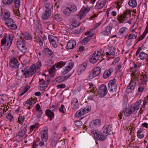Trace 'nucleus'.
Segmentation results:
<instances>
[{
  "label": "nucleus",
  "mask_w": 148,
  "mask_h": 148,
  "mask_svg": "<svg viewBox=\"0 0 148 148\" xmlns=\"http://www.w3.org/2000/svg\"><path fill=\"white\" fill-rule=\"evenodd\" d=\"M43 51L45 52L46 53L48 54L49 56H53V53L52 51L50 49L48 48H46L45 49L43 50Z\"/></svg>",
  "instance_id": "72a5a7b5"
},
{
  "label": "nucleus",
  "mask_w": 148,
  "mask_h": 148,
  "mask_svg": "<svg viewBox=\"0 0 148 148\" xmlns=\"http://www.w3.org/2000/svg\"><path fill=\"white\" fill-rule=\"evenodd\" d=\"M23 40L21 39H18L16 42L17 46L21 52L25 53L27 51L25 44Z\"/></svg>",
  "instance_id": "6e6552de"
},
{
  "label": "nucleus",
  "mask_w": 148,
  "mask_h": 148,
  "mask_svg": "<svg viewBox=\"0 0 148 148\" xmlns=\"http://www.w3.org/2000/svg\"><path fill=\"white\" fill-rule=\"evenodd\" d=\"M66 63V62H64L62 61L59 62L57 63L56 67L59 69L61 68L65 65Z\"/></svg>",
  "instance_id": "473e14b6"
},
{
  "label": "nucleus",
  "mask_w": 148,
  "mask_h": 148,
  "mask_svg": "<svg viewBox=\"0 0 148 148\" xmlns=\"http://www.w3.org/2000/svg\"><path fill=\"white\" fill-rule=\"evenodd\" d=\"M64 108V106L63 105H61V107L59 109V111L63 113H64L65 112L63 110V109Z\"/></svg>",
  "instance_id": "e2e57ef3"
},
{
  "label": "nucleus",
  "mask_w": 148,
  "mask_h": 148,
  "mask_svg": "<svg viewBox=\"0 0 148 148\" xmlns=\"http://www.w3.org/2000/svg\"><path fill=\"white\" fill-rule=\"evenodd\" d=\"M99 52H98V51L96 52L95 51V52L93 54V56H94V57H95L97 58H99Z\"/></svg>",
  "instance_id": "13d9d810"
},
{
  "label": "nucleus",
  "mask_w": 148,
  "mask_h": 148,
  "mask_svg": "<svg viewBox=\"0 0 148 148\" xmlns=\"http://www.w3.org/2000/svg\"><path fill=\"white\" fill-rule=\"evenodd\" d=\"M6 38H3L1 40V46H2L3 45H5L6 42Z\"/></svg>",
  "instance_id": "5fc2aeb1"
},
{
  "label": "nucleus",
  "mask_w": 148,
  "mask_h": 148,
  "mask_svg": "<svg viewBox=\"0 0 148 148\" xmlns=\"http://www.w3.org/2000/svg\"><path fill=\"white\" fill-rule=\"evenodd\" d=\"M91 133L93 134L94 136L95 137H97V135H98V134H99V133H100V132L98 131H96L95 130H93V131H91Z\"/></svg>",
  "instance_id": "3c124183"
},
{
  "label": "nucleus",
  "mask_w": 148,
  "mask_h": 148,
  "mask_svg": "<svg viewBox=\"0 0 148 148\" xmlns=\"http://www.w3.org/2000/svg\"><path fill=\"white\" fill-rule=\"evenodd\" d=\"M111 30V28H106L101 33H103L104 35H108L110 34Z\"/></svg>",
  "instance_id": "e433bc0d"
},
{
  "label": "nucleus",
  "mask_w": 148,
  "mask_h": 148,
  "mask_svg": "<svg viewBox=\"0 0 148 148\" xmlns=\"http://www.w3.org/2000/svg\"><path fill=\"white\" fill-rule=\"evenodd\" d=\"M113 70L112 68H110L109 70L105 71L103 74V77L104 78H107L111 75Z\"/></svg>",
  "instance_id": "412c9836"
},
{
  "label": "nucleus",
  "mask_w": 148,
  "mask_h": 148,
  "mask_svg": "<svg viewBox=\"0 0 148 148\" xmlns=\"http://www.w3.org/2000/svg\"><path fill=\"white\" fill-rule=\"evenodd\" d=\"M144 89V86H140L138 88V90L140 92H142Z\"/></svg>",
  "instance_id": "680f3d73"
},
{
  "label": "nucleus",
  "mask_w": 148,
  "mask_h": 148,
  "mask_svg": "<svg viewBox=\"0 0 148 148\" xmlns=\"http://www.w3.org/2000/svg\"><path fill=\"white\" fill-rule=\"evenodd\" d=\"M25 130L21 127L18 133V136L20 138H22L26 134Z\"/></svg>",
  "instance_id": "393cba45"
},
{
  "label": "nucleus",
  "mask_w": 148,
  "mask_h": 148,
  "mask_svg": "<svg viewBox=\"0 0 148 148\" xmlns=\"http://www.w3.org/2000/svg\"><path fill=\"white\" fill-rule=\"evenodd\" d=\"M76 44V42L73 40L71 39L67 43L66 48L67 49H72L75 46Z\"/></svg>",
  "instance_id": "ddd939ff"
},
{
  "label": "nucleus",
  "mask_w": 148,
  "mask_h": 148,
  "mask_svg": "<svg viewBox=\"0 0 148 148\" xmlns=\"http://www.w3.org/2000/svg\"><path fill=\"white\" fill-rule=\"evenodd\" d=\"M56 38L55 36L51 35H49L48 37L49 41L52 45L55 48H56L58 46L55 39Z\"/></svg>",
  "instance_id": "f3484780"
},
{
  "label": "nucleus",
  "mask_w": 148,
  "mask_h": 148,
  "mask_svg": "<svg viewBox=\"0 0 148 148\" xmlns=\"http://www.w3.org/2000/svg\"><path fill=\"white\" fill-rule=\"evenodd\" d=\"M101 69L99 67H97L92 70V73H90L88 76L89 79H92L99 75L100 73Z\"/></svg>",
  "instance_id": "0eeeda50"
},
{
  "label": "nucleus",
  "mask_w": 148,
  "mask_h": 148,
  "mask_svg": "<svg viewBox=\"0 0 148 148\" xmlns=\"http://www.w3.org/2000/svg\"><path fill=\"white\" fill-rule=\"evenodd\" d=\"M106 134L104 133L103 132V134L100 132L99 134L97 135V138L98 139L100 140H104L106 138V137L107 136Z\"/></svg>",
  "instance_id": "4be33fe9"
},
{
  "label": "nucleus",
  "mask_w": 148,
  "mask_h": 148,
  "mask_svg": "<svg viewBox=\"0 0 148 148\" xmlns=\"http://www.w3.org/2000/svg\"><path fill=\"white\" fill-rule=\"evenodd\" d=\"M36 67L35 66H31L30 70H24L20 69H18L17 73V76L21 78L23 75L25 76V78H26L28 77H30L36 72Z\"/></svg>",
  "instance_id": "f257e3e1"
},
{
  "label": "nucleus",
  "mask_w": 148,
  "mask_h": 148,
  "mask_svg": "<svg viewBox=\"0 0 148 148\" xmlns=\"http://www.w3.org/2000/svg\"><path fill=\"white\" fill-rule=\"evenodd\" d=\"M59 14H56L54 16V19L57 21H61V18L59 16Z\"/></svg>",
  "instance_id": "09e8293b"
},
{
  "label": "nucleus",
  "mask_w": 148,
  "mask_h": 148,
  "mask_svg": "<svg viewBox=\"0 0 148 148\" xmlns=\"http://www.w3.org/2000/svg\"><path fill=\"white\" fill-rule=\"evenodd\" d=\"M50 5V3H47L44 6V12L42 16V19L47 20L49 18L51 14V9L49 7Z\"/></svg>",
  "instance_id": "7ed1b4c3"
},
{
  "label": "nucleus",
  "mask_w": 148,
  "mask_h": 148,
  "mask_svg": "<svg viewBox=\"0 0 148 148\" xmlns=\"http://www.w3.org/2000/svg\"><path fill=\"white\" fill-rule=\"evenodd\" d=\"M148 57L147 54L144 52H141L139 54V57L141 60H143L144 59Z\"/></svg>",
  "instance_id": "2f4dec72"
},
{
  "label": "nucleus",
  "mask_w": 148,
  "mask_h": 148,
  "mask_svg": "<svg viewBox=\"0 0 148 148\" xmlns=\"http://www.w3.org/2000/svg\"><path fill=\"white\" fill-rule=\"evenodd\" d=\"M107 0H99L97 3L95 7L98 9L102 8L105 5Z\"/></svg>",
  "instance_id": "a211bd4d"
},
{
  "label": "nucleus",
  "mask_w": 148,
  "mask_h": 148,
  "mask_svg": "<svg viewBox=\"0 0 148 148\" xmlns=\"http://www.w3.org/2000/svg\"><path fill=\"white\" fill-rule=\"evenodd\" d=\"M6 21L5 22V24L8 27L17 28V25L14 24L15 23L12 19L10 18L9 20Z\"/></svg>",
  "instance_id": "dca6fc26"
},
{
  "label": "nucleus",
  "mask_w": 148,
  "mask_h": 148,
  "mask_svg": "<svg viewBox=\"0 0 148 148\" xmlns=\"http://www.w3.org/2000/svg\"><path fill=\"white\" fill-rule=\"evenodd\" d=\"M23 105L26 107L27 109L30 110L31 107V104L30 102V100L28 99L26 101L24 102L23 103Z\"/></svg>",
  "instance_id": "c756f323"
},
{
  "label": "nucleus",
  "mask_w": 148,
  "mask_h": 148,
  "mask_svg": "<svg viewBox=\"0 0 148 148\" xmlns=\"http://www.w3.org/2000/svg\"><path fill=\"white\" fill-rule=\"evenodd\" d=\"M46 115L51 119H50V121L52 120V119L54 116V114L53 112L49 110H47L46 111Z\"/></svg>",
  "instance_id": "b1692460"
},
{
  "label": "nucleus",
  "mask_w": 148,
  "mask_h": 148,
  "mask_svg": "<svg viewBox=\"0 0 148 148\" xmlns=\"http://www.w3.org/2000/svg\"><path fill=\"white\" fill-rule=\"evenodd\" d=\"M128 5L133 8L136 7L137 5L136 0H130Z\"/></svg>",
  "instance_id": "a878e982"
},
{
  "label": "nucleus",
  "mask_w": 148,
  "mask_h": 148,
  "mask_svg": "<svg viewBox=\"0 0 148 148\" xmlns=\"http://www.w3.org/2000/svg\"><path fill=\"white\" fill-rule=\"evenodd\" d=\"M98 59V58L92 56L91 58L90 59V61L91 63H95L97 62Z\"/></svg>",
  "instance_id": "4c0bfd02"
},
{
  "label": "nucleus",
  "mask_w": 148,
  "mask_h": 148,
  "mask_svg": "<svg viewBox=\"0 0 148 148\" xmlns=\"http://www.w3.org/2000/svg\"><path fill=\"white\" fill-rule=\"evenodd\" d=\"M58 142V141L57 140H52L51 141V144L52 145L55 147L56 146Z\"/></svg>",
  "instance_id": "603ef678"
},
{
  "label": "nucleus",
  "mask_w": 148,
  "mask_h": 148,
  "mask_svg": "<svg viewBox=\"0 0 148 148\" xmlns=\"http://www.w3.org/2000/svg\"><path fill=\"white\" fill-rule=\"evenodd\" d=\"M29 99L30 100V102L31 104V106H33V105L36 103V101L34 99Z\"/></svg>",
  "instance_id": "052dcab7"
},
{
  "label": "nucleus",
  "mask_w": 148,
  "mask_h": 148,
  "mask_svg": "<svg viewBox=\"0 0 148 148\" xmlns=\"http://www.w3.org/2000/svg\"><path fill=\"white\" fill-rule=\"evenodd\" d=\"M57 79H58L57 81L59 82H61L64 81V79L63 78L62 76L58 77L57 78Z\"/></svg>",
  "instance_id": "864d4df0"
},
{
  "label": "nucleus",
  "mask_w": 148,
  "mask_h": 148,
  "mask_svg": "<svg viewBox=\"0 0 148 148\" xmlns=\"http://www.w3.org/2000/svg\"><path fill=\"white\" fill-rule=\"evenodd\" d=\"M142 101V99L139 100L134 105L130 106L127 108H126L125 110L123 111L124 115L126 116H128L133 113L135 114L139 109L140 105H141L140 104Z\"/></svg>",
  "instance_id": "f03ea898"
},
{
  "label": "nucleus",
  "mask_w": 148,
  "mask_h": 148,
  "mask_svg": "<svg viewBox=\"0 0 148 148\" xmlns=\"http://www.w3.org/2000/svg\"><path fill=\"white\" fill-rule=\"evenodd\" d=\"M40 83L41 85H42V87H45L46 86V82L44 81L43 79H40Z\"/></svg>",
  "instance_id": "58836bf2"
},
{
  "label": "nucleus",
  "mask_w": 148,
  "mask_h": 148,
  "mask_svg": "<svg viewBox=\"0 0 148 148\" xmlns=\"http://www.w3.org/2000/svg\"><path fill=\"white\" fill-rule=\"evenodd\" d=\"M93 36V35H90V36H88L87 37L85 38H86V41L87 43L92 38Z\"/></svg>",
  "instance_id": "a18cd8bd"
},
{
  "label": "nucleus",
  "mask_w": 148,
  "mask_h": 148,
  "mask_svg": "<svg viewBox=\"0 0 148 148\" xmlns=\"http://www.w3.org/2000/svg\"><path fill=\"white\" fill-rule=\"evenodd\" d=\"M116 79L114 78L111 80L108 84V88L110 91L112 92H115L117 89V86L116 84Z\"/></svg>",
  "instance_id": "423d86ee"
},
{
  "label": "nucleus",
  "mask_w": 148,
  "mask_h": 148,
  "mask_svg": "<svg viewBox=\"0 0 148 148\" xmlns=\"http://www.w3.org/2000/svg\"><path fill=\"white\" fill-rule=\"evenodd\" d=\"M89 10L87 8H82L80 11L78 16H79L80 19L85 17L86 14L88 12Z\"/></svg>",
  "instance_id": "aec40b11"
},
{
  "label": "nucleus",
  "mask_w": 148,
  "mask_h": 148,
  "mask_svg": "<svg viewBox=\"0 0 148 148\" xmlns=\"http://www.w3.org/2000/svg\"><path fill=\"white\" fill-rule=\"evenodd\" d=\"M18 121L20 124H22L23 123V118L22 116L20 115L18 118Z\"/></svg>",
  "instance_id": "c03bdc74"
},
{
  "label": "nucleus",
  "mask_w": 148,
  "mask_h": 148,
  "mask_svg": "<svg viewBox=\"0 0 148 148\" xmlns=\"http://www.w3.org/2000/svg\"><path fill=\"white\" fill-rule=\"evenodd\" d=\"M137 136L139 138H142L144 137V134L142 133V131L141 130H138L137 132Z\"/></svg>",
  "instance_id": "f704fd0d"
},
{
  "label": "nucleus",
  "mask_w": 148,
  "mask_h": 148,
  "mask_svg": "<svg viewBox=\"0 0 148 148\" xmlns=\"http://www.w3.org/2000/svg\"><path fill=\"white\" fill-rule=\"evenodd\" d=\"M112 128V125H109L107 127H103V132L106 133L107 134H106L107 136L108 134L111 135L113 134V132H111V129Z\"/></svg>",
  "instance_id": "6ab92c4d"
},
{
  "label": "nucleus",
  "mask_w": 148,
  "mask_h": 148,
  "mask_svg": "<svg viewBox=\"0 0 148 148\" xmlns=\"http://www.w3.org/2000/svg\"><path fill=\"white\" fill-rule=\"evenodd\" d=\"M148 33V28H145L144 32L138 38V41L142 40L145 37L147 34Z\"/></svg>",
  "instance_id": "cd10ccee"
},
{
  "label": "nucleus",
  "mask_w": 148,
  "mask_h": 148,
  "mask_svg": "<svg viewBox=\"0 0 148 148\" xmlns=\"http://www.w3.org/2000/svg\"><path fill=\"white\" fill-rule=\"evenodd\" d=\"M10 16V14L8 12H5L4 14L3 20L4 21L9 20Z\"/></svg>",
  "instance_id": "c85d7f7f"
},
{
  "label": "nucleus",
  "mask_w": 148,
  "mask_h": 148,
  "mask_svg": "<svg viewBox=\"0 0 148 148\" xmlns=\"http://www.w3.org/2000/svg\"><path fill=\"white\" fill-rule=\"evenodd\" d=\"M21 36L22 37V38L26 40H31L32 39L31 36L28 33H24Z\"/></svg>",
  "instance_id": "bb28decb"
},
{
  "label": "nucleus",
  "mask_w": 148,
  "mask_h": 148,
  "mask_svg": "<svg viewBox=\"0 0 148 148\" xmlns=\"http://www.w3.org/2000/svg\"><path fill=\"white\" fill-rule=\"evenodd\" d=\"M90 110L89 108H82L76 112L75 116L76 117L81 116L90 111Z\"/></svg>",
  "instance_id": "9d476101"
},
{
  "label": "nucleus",
  "mask_w": 148,
  "mask_h": 148,
  "mask_svg": "<svg viewBox=\"0 0 148 148\" xmlns=\"http://www.w3.org/2000/svg\"><path fill=\"white\" fill-rule=\"evenodd\" d=\"M38 111V112L39 114L37 115V117L38 118H40L42 114V110H39Z\"/></svg>",
  "instance_id": "0e129e2a"
},
{
  "label": "nucleus",
  "mask_w": 148,
  "mask_h": 148,
  "mask_svg": "<svg viewBox=\"0 0 148 148\" xmlns=\"http://www.w3.org/2000/svg\"><path fill=\"white\" fill-rule=\"evenodd\" d=\"M115 48L113 47H110L109 49V53L112 55H114L115 53Z\"/></svg>",
  "instance_id": "a19ab883"
},
{
  "label": "nucleus",
  "mask_w": 148,
  "mask_h": 148,
  "mask_svg": "<svg viewBox=\"0 0 148 148\" xmlns=\"http://www.w3.org/2000/svg\"><path fill=\"white\" fill-rule=\"evenodd\" d=\"M98 95L100 97H104L107 93V89L104 84L101 85L98 89L97 90Z\"/></svg>",
  "instance_id": "39448f33"
},
{
  "label": "nucleus",
  "mask_w": 148,
  "mask_h": 148,
  "mask_svg": "<svg viewBox=\"0 0 148 148\" xmlns=\"http://www.w3.org/2000/svg\"><path fill=\"white\" fill-rule=\"evenodd\" d=\"M131 14V12L130 10L127 9L123 14L120 15L118 18V21L120 23L123 22L124 21L127 20V15H130Z\"/></svg>",
  "instance_id": "1a4fd4ad"
},
{
  "label": "nucleus",
  "mask_w": 148,
  "mask_h": 148,
  "mask_svg": "<svg viewBox=\"0 0 148 148\" xmlns=\"http://www.w3.org/2000/svg\"><path fill=\"white\" fill-rule=\"evenodd\" d=\"M136 86V82L132 81H131L127 88L126 90V92L128 93L131 92L134 89Z\"/></svg>",
  "instance_id": "9b49d317"
},
{
  "label": "nucleus",
  "mask_w": 148,
  "mask_h": 148,
  "mask_svg": "<svg viewBox=\"0 0 148 148\" xmlns=\"http://www.w3.org/2000/svg\"><path fill=\"white\" fill-rule=\"evenodd\" d=\"M125 33V31H124L122 28H121L120 29L119 31L118 32L119 35H121L124 33Z\"/></svg>",
  "instance_id": "4d7b16f0"
},
{
  "label": "nucleus",
  "mask_w": 148,
  "mask_h": 148,
  "mask_svg": "<svg viewBox=\"0 0 148 148\" xmlns=\"http://www.w3.org/2000/svg\"><path fill=\"white\" fill-rule=\"evenodd\" d=\"M75 124L76 126H79L82 125V121H75Z\"/></svg>",
  "instance_id": "49530a36"
},
{
  "label": "nucleus",
  "mask_w": 148,
  "mask_h": 148,
  "mask_svg": "<svg viewBox=\"0 0 148 148\" xmlns=\"http://www.w3.org/2000/svg\"><path fill=\"white\" fill-rule=\"evenodd\" d=\"M63 14L66 16H69L73 12H76L77 8L75 5H73L70 7H64L63 9Z\"/></svg>",
  "instance_id": "20e7f679"
},
{
  "label": "nucleus",
  "mask_w": 148,
  "mask_h": 148,
  "mask_svg": "<svg viewBox=\"0 0 148 148\" xmlns=\"http://www.w3.org/2000/svg\"><path fill=\"white\" fill-rule=\"evenodd\" d=\"M65 85L64 84H62L57 85V88H63L65 87Z\"/></svg>",
  "instance_id": "bf43d9fd"
},
{
  "label": "nucleus",
  "mask_w": 148,
  "mask_h": 148,
  "mask_svg": "<svg viewBox=\"0 0 148 148\" xmlns=\"http://www.w3.org/2000/svg\"><path fill=\"white\" fill-rule=\"evenodd\" d=\"M7 96L6 95H3L0 97V102L2 104L5 103L6 101Z\"/></svg>",
  "instance_id": "7c9ffc66"
},
{
  "label": "nucleus",
  "mask_w": 148,
  "mask_h": 148,
  "mask_svg": "<svg viewBox=\"0 0 148 148\" xmlns=\"http://www.w3.org/2000/svg\"><path fill=\"white\" fill-rule=\"evenodd\" d=\"M95 28H94V29H90V30L87 31L85 33V35H89L90 34V33H91V32L93 30H94Z\"/></svg>",
  "instance_id": "338daca9"
},
{
  "label": "nucleus",
  "mask_w": 148,
  "mask_h": 148,
  "mask_svg": "<svg viewBox=\"0 0 148 148\" xmlns=\"http://www.w3.org/2000/svg\"><path fill=\"white\" fill-rule=\"evenodd\" d=\"M79 31L80 29H75L73 30L72 32V33L74 34H78L79 33Z\"/></svg>",
  "instance_id": "6e6d98bb"
},
{
  "label": "nucleus",
  "mask_w": 148,
  "mask_h": 148,
  "mask_svg": "<svg viewBox=\"0 0 148 148\" xmlns=\"http://www.w3.org/2000/svg\"><path fill=\"white\" fill-rule=\"evenodd\" d=\"M15 6L16 8H18L20 5V1H14Z\"/></svg>",
  "instance_id": "8fccbe9b"
},
{
  "label": "nucleus",
  "mask_w": 148,
  "mask_h": 148,
  "mask_svg": "<svg viewBox=\"0 0 148 148\" xmlns=\"http://www.w3.org/2000/svg\"><path fill=\"white\" fill-rule=\"evenodd\" d=\"M30 86H28L25 87L24 88V90L22 91V93L21 94L20 96H21L23 95L25 93H26L27 90L30 88Z\"/></svg>",
  "instance_id": "37998d69"
},
{
  "label": "nucleus",
  "mask_w": 148,
  "mask_h": 148,
  "mask_svg": "<svg viewBox=\"0 0 148 148\" xmlns=\"http://www.w3.org/2000/svg\"><path fill=\"white\" fill-rule=\"evenodd\" d=\"M13 0H3L2 1L4 4L9 5L12 3Z\"/></svg>",
  "instance_id": "ea45409f"
},
{
  "label": "nucleus",
  "mask_w": 148,
  "mask_h": 148,
  "mask_svg": "<svg viewBox=\"0 0 148 148\" xmlns=\"http://www.w3.org/2000/svg\"><path fill=\"white\" fill-rule=\"evenodd\" d=\"M12 68H17L18 67L19 62L15 58H12L10 60L9 63Z\"/></svg>",
  "instance_id": "f8f14e48"
},
{
  "label": "nucleus",
  "mask_w": 148,
  "mask_h": 148,
  "mask_svg": "<svg viewBox=\"0 0 148 148\" xmlns=\"http://www.w3.org/2000/svg\"><path fill=\"white\" fill-rule=\"evenodd\" d=\"M71 75V74H69L68 75H66V76H62L63 78L64 79V81L66 79H68L69 77Z\"/></svg>",
  "instance_id": "774afa93"
},
{
  "label": "nucleus",
  "mask_w": 148,
  "mask_h": 148,
  "mask_svg": "<svg viewBox=\"0 0 148 148\" xmlns=\"http://www.w3.org/2000/svg\"><path fill=\"white\" fill-rule=\"evenodd\" d=\"M101 123V121L100 120L96 119L92 121L90 123V126L91 128H94L99 126Z\"/></svg>",
  "instance_id": "4468645a"
},
{
  "label": "nucleus",
  "mask_w": 148,
  "mask_h": 148,
  "mask_svg": "<svg viewBox=\"0 0 148 148\" xmlns=\"http://www.w3.org/2000/svg\"><path fill=\"white\" fill-rule=\"evenodd\" d=\"M147 81V76L145 75L143 76V78L141 79V83L143 85H144L146 84Z\"/></svg>",
  "instance_id": "c9c22d12"
},
{
  "label": "nucleus",
  "mask_w": 148,
  "mask_h": 148,
  "mask_svg": "<svg viewBox=\"0 0 148 148\" xmlns=\"http://www.w3.org/2000/svg\"><path fill=\"white\" fill-rule=\"evenodd\" d=\"M73 64L74 63L73 62H69V65L64 69L63 71H62V74L63 75H64L69 72L72 69L73 66Z\"/></svg>",
  "instance_id": "2eb2a0df"
},
{
  "label": "nucleus",
  "mask_w": 148,
  "mask_h": 148,
  "mask_svg": "<svg viewBox=\"0 0 148 148\" xmlns=\"http://www.w3.org/2000/svg\"><path fill=\"white\" fill-rule=\"evenodd\" d=\"M55 68V66H54L53 67L50 68L49 69V73L50 75H51L53 73Z\"/></svg>",
  "instance_id": "de8ad7c7"
},
{
  "label": "nucleus",
  "mask_w": 148,
  "mask_h": 148,
  "mask_svg": "<svg viewBox=\"0 0 148 148\" xmlns=\"http://www.w3.org/2000/svg\"><path fill=\"white\" fill-rule=\"evenodd\" d=\"M36 26L35 27L36 28H39L40 27H41L40 24L39 23L38 21H37L35 23Z\"/></svg>",
  "instance_id": "69168bd1"
},
{
  "label": "nucleus",
  "mask_w": 148,
  "mask_h": 148,
  "mask_svg": "<svg viewBox=\"0 0 148 148\" xmlns=\"http://www.w3.org/2000/svg\"><path fill=\"white\" fill-rule=\"evenodd\" d=\"M47 130L45 129L43 131L42 134L41 135V137L43 141L46 142L48 138Z\"/></svg>",
  "instance_id": "5701e85b"
},
{
  "label": "nucleus",
  "mask_w": 148,
  "mask_h": 148,
  "mask_svg": "<svg viewBox=\"0 0 148 148\" xmlns=\"http://www.w3.org/2000/svg\"><path fill=\"white\" fill-rule=\"evenodd\" d=\"M80 23H77L75 22H73L71 25H70V28L72 27H78L80 25Z\"/></svg>",
  "instance_id": "79ce46f5"
}]
</instances>
